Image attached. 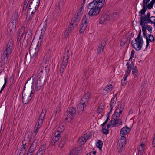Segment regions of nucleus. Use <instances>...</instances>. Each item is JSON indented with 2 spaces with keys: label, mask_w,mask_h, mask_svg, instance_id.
I'll return each instance as SVG.
<instances>
[{
  "label": "nucleus",
  "mask_w": 155,
  "mask_h": 155,
  "mask_svg": "<svg viewBox=\"0 0 155 155\" xmlns=\"http://www.w3.org/2000/svg\"><path fill=\"white\" fill-rule=\"evenodd\" d=\"M143 149H140V148H139V149L138 150V155H142L143 153Z\"/></svg>",
  "instance_id": "obj_58"
},
{
  "label": "nucleus",
  "mask_w": 155,
  "mask_h": 155,
  "mask_svg": "<svg viewBox=\"0 0 155 155\" xmlns=\"http://www.w3.org/2000/svg\"><path fill=\"white\" fill-rule=\"evenodd\" d=\"M45 114L46 112H45V113H44L42 111L41 112V114L39 115V118H40V119H43V120H44L45 118Z\"/></svg>",
  "instance_id": "obj_47"
},
{
  "label": "nucleus",
  "mask_w": 155,
  "mask_h": 155,
  "mask_svg": "<svg viewBox=\"0 0 155 155\" xmlns=\"http://www.w3.org/2000/svg\"><path fill=\"white\" fill-rule=\"evenodd\" d=\"M31 88L32 90L31 91L27 90L25 92L23 91L22 92V97L24 104L28 103L34 96V93L35 92V88H34V86L33 85L31 86Z\"/></svg>",
  "instance_id": "obj_3"
},
{
  "label": "nucleus",
  "mask_w": 155,
  "mask_h": 155,
  "mask_svg": "<svg viewBox=\"0 0 155 155\" xmlns=\"http://www.w3.org/2000/svg\"><path fill=\"white\" fill-rule=\"evenodd\" d=\"M141 30H140L139 31V32L138 35V36L137 38H136L137 39L138 38H142V36H141Z\"/></svg>",
  "instance_id": "obj_63"
},
{
  "label": "nucleus",
  "mask_w": 155,
  "mask_h": 155,
  "mask_svg": "<svg viewBox=\"0 0 155 155\" xmlns=\"http://www.w3.org/2000/svg\"><path fill=\"white\" fill-rule=\"evenodd\" d=\"M147 9V7H145V5H143V9L139 12V16H141L145 14Z\"/></svg>",
  "instance_id": "obj_28"
},
{
  "label": "nucleus",
  "mask_w": 155,
  "mask_h": 155,
  "mask_svg": "<svg viewBox=\"0 0 155 155\" xmlns=\"http://www.w3.org/2000/svg\"><path fill=\"white\" fill-rule=\"evenodd\" d=\"M91 135L90 134H85L84 135V137L86 140L89 139L91 137Z\"/></svg>",
  "instance_id": "obj_45"
},
{
  "label": "nucleus",
  "mask_w": 155,
  "mask_h": 155,
  "mask_svg": "<svg viewBox=\"0 0 155 155\" xmlns=\"http://www.w3.org/2000/svg\"><path fill=\"white\" fill-rule=\"evenodd\" d=\"M88 16H87L85 15L82 20L81 23L80 24L79 33L81 34L83 33L85 31L86 28L88 25V21L87 20V17Z\"/></svg>",
  "instance_id": "obj_5"
},
{
  "label": "nucleus",
  "mask_w": 155,
  "mask_h": 155,
  "mask_svg": "<svg viewBox=\"0 0 155 155\" xmlns=\"http://www.w3.org/2000/svg\"><path fill=\"white\" fill-rule=\"evenodd\" d=\"M112 88L113 86L111 84L109 85L106 86L105 88L103 89V90L106 91L107 93H108L111 91Z\"/></svg>",
  "instance_id": "obj_27"
},
{
  "label": "nucleus",
  "mask_w": 155,
  "mask_h": 155,
  "mask_svg": "<svg viewBox=\"0 0 155 155\" xmlns=\"http://www.w3.org/2000/svg\"><path fill=\"white\" fill-rule=\"evenodd\" d=\"M32 33L31 30H28L26 33V35L24 37V39L27 38V41H29L32 39Z\"/></svg>",
  "instance_id": "obj_21"
},
{
  "label": "nucleus",
  "mask_w": 155,
  "mask_h": 155,
  "mask_svg": "<svg viewBox=\"0 0 155 155\" xmlns=\"http://www.w3.org/2000/svg\"><path fill=\"white\" fill-rule=\"evenodd\" d=\"M107 43V40L105 38H104L101 41V44L100 46L104 48L106 45Z\"/></svg>",
  "instance_id": "obj_34"
},
{
  "label": "nucleus",
  "mask_w": 155,
  "mask_h": 155,
  "mask_svg": "<svg viewBox=\"0 0 155 155\" xmlns=\"http://www.w3.org/2000/svg\"><path fill=\"white\" fill-rule=\"evenodd\" d=\"M95 1L96 5H99L101 8L104 5L105 0H95Z\"/></svg>",
  "instance_id": "obj_24"
},
{
  "label": "nucleus",
  "mask_w": 155,
  "mask_h": 155,
  "mask_svg": "<svg viewBox=\"0 0 155 155\" xmlns=\"http://www.w3.org/2000/svg\"><path fill=\"white\" fill-rule=\"evenodd\" d=\"M77 14H76L74 17V20H79L80 19V18L81 17V15L79 14V11L78 12H77Z\"/></svg>",
  "instance_id": "obj_36"
},
{
  "label": "nucleus",
  "mask_w": 155,
  "mask_h": 155,
  "mask_svg": "<svg viewBox=\"0 0 155 155\" xmlns=\"http://www.w3.org/2000/svg\"><path fill=\"white\" fill-rule=\"evenodd\" d=\"M124 143L126 144V138L125 136H121L120 139L118 142V143Z\"/></svg>",
  "instance_id": "obj_25"
},
{
  "label": "nucleus",
  "mask_w": 155,
  "mask_h": 155,
  "mask_svg": "<svg viewBox=\"0 0 155 155\" xmlns=\"http://www.w3.org/2000/svg\"><path fill=\"white\" fill-rule=\"evenodd\" d=\"M79 140L81 142V143L83 145L85 143L87 140L84 137H81L79 138Z\"/></svg>",
  "instance_id": "obj_40"
},
{
  "label": "nucleus",
  "mask_w": 155,
  "mask_h": 155,
  "mask_svg": "<svg viewBox=\"0 0 155 155\" xmlns=\"http://www.w3.org/2000/svg\"><path fill=\"white\" fill-rule=\"evenodd\" d=\"M126 66H127V70L126 71V73L129 74L130 73L132 69L134 68H132V66H134L133 62H131L130 64H129L128 62H127Z\"/></svg>",
  "instance_id": "obj_22"
},
{
  "label": "nucleus",
  "mask_w": 155,
  "mask_h": 155,
  "mask_svg": "<svg viewBox=\"0 0 155 155\" xmlns=\"http://www.w3.org/2000/svg\"><path fill=\"white\" fill-rule=\"evenodd\" d=\"M104 48L99 46L97 48V55H98L101 53V51H103Z\"/></svg>",
  "instance_id": "obj_43"
},
{
  "label": "nucleus",
  "mask_w": 155,
  "mask_h": 155,
  "mask_svg": "<svg viewBox=\"0 0 155 155\" xmlns=\"http://www.w3.org/2000/svg\"><path fill=\"white\" fill-rule=\"evenodd\" d=\"M99 5H96V3H95V0H94L92 2L88 4L87 5V9H90L91 8H96L97 7H99Z\"/></svg>",
  "instance_id": "obj_23"
},
{
  "label": "nucleus",
  "mask_w": 155,
  "mask_h": 155,
  "mask_svg": "<svg viewBox=\"0 0 155 155\" xmlns=\"http://www.w3.org/2000/svg\"><path fill=\"white\" fill-rule=\"evenodd\" d=\"M130 131V129L126 126L122 128L120 132L121 136H124Z\"/></svg>",
  "instance_id": "obj_16"
},
{
  "label": "nucleus",
  "mask_w": 155,
  "mask_h": 155,
  "mask_svg": "<svg viewBox=\"0 0 155 155\" xmlns=\"http://www.w3.org/2000/svg\"><path fill=\"white\" fill-rule=\"evenodd\" d=\"M40 0H32L29 4L28 9L31 12L35 13L38 9Z\"/></svg>",
  "instance_id": "obj_4"
},
{
  "label": "nucleus",
  "mask_w": 155,
  "mask_h": 155,
  "mask_svg": "<svg viewBox=\"0 0 155 155\" xmlns=\"http://www.w3.org/2000/svg\"><path fill=\"white\" fill-rule=\"evenodd\" d=\"M43 69V66H40L38 71L37 77H36L35 74H33L32 75V77L34 78L33 79L32 86L33 85L35 87L34 85H35V88L37 91L41 89L45 82V78L42 76Z\"/></svg>",
  "instance_id": "obj_1"
},
{
  "label": "nucleus",
  "mask_w": 155,
  "mask_h": 155,
  "mask_svg": "<svg viewBox=\"0 0 155 155\" xmlns=\"http://www.w3.org/2000/svg\"><path fill=\"white\" fill-rule=\"evenodd\" d=\"M45 150H38L36 155H37L38 154H40V155H43V153L45 152Z\"/></svg>",
  "instance_id": "obj_57"
},
{
  "label": "nucleus",
  "mask_w": 155,
  "mask_h": 155,
  "mask_svg": "<svg viewBox=\"0 0 155 155\" xmlns=\"http://www.w3.org/2000/svg\"><path fill=\"white\" fill-rule=\"evenodd\" d=\"M16 24L15 23L10 22L8 25V34L10 37L14 36L16 31Z\"/></svg>",
  "instance_id": "obj_6"
},
{
  "label": "nucleus",
  "mask_w": 155,
  "mask_h": 155,
  "mask_svg": "<svg viewBox=\"0 0 155 155\" xmlns=\"http://www.w3.org/2000/svg\"><path fill=\"white\" fill-rule=\"evenodd\" d=\"M45 114L46 112H45V113H44L42 111L41 112V114L39 115V118H40V119H43V120H44L45 118Z\"/></svg>",
  "instance_id": "obj_46"
},
{
  "label": "nucleus",
  "mask_w": 155,
  "mask_h": 155,
  "mask_svg": "<svg viewBox=\"0 0 155 155\" xmlns=\"http://www.w3.org/2000/svg\"><path fill=\"white\" fill-rule=\"evenodd\" d=\"M13 47V43L8 42L6 45V49L3 53L0 61V71L4 70L7 64L8 56L11 53Z\"/></svg>",
  "instance_id": "obj_2"
},
{
  "label": "nucleus",
  "mask_w": 155,
  "mask_h": 155,
  "mask_svg": "<svg viewBox=\"0 0 155 155\" xmlns=\"http://www.w3.org/2000/svg\"><path fill=\"white\" fill-rule=\"evenodd\" d=\"M115 127H118L122 125V120L121 119H115Z\"/></svg>",
  "instance_id": "obj_29"
},
{
  "label": "nucleus",
  "mask_w": 155,
  "mask_h": 155,
  "mask_svg": "<svg viewBox=\"0 0 155 155\" xmlns=\"http://www.w3.org/2000/svg\"><path fill=\"white\" fill-rule=\"evenodd\" d=\"M110 16L109 15L105 14L103 15L100 18V23L102 24L105 22H108L110 21Z\"/></svg>",
  "instance_id": "obj_12"
},
{
  "label": "nucleus",
  "mask_w": 155,
  "mask_h": 155,
  "mask_svg": "<svg viewBox=\"0 0 155 155\" xmlns=\"http://www.w3.org/2000/svg\"><path fill=\"white\" fill-rule=\"evenodd\" d=\"M115 119L114 118H112L110 122L109 123H110L111 124V126L113 127L114 126H115Z\"/></svg>",
  "instance_id": "obj_48"
},
{
  "label": "nucleus",
  "mask_w": 155,
  "mask_h": 155,
  "mask_svg": "<svg viewBox=\"0 0 155 155\" xmlns=\"http://www.w3.org/2000/svg\"><path fill=\"white\" fill-rule=\"evenodd\" d=\"M115 104V102H110V109H113V108L114 106V104Z\"/></svg>",
  "instance_id": "obj_59"
},
{
  "label": "nucleus",
  "mask_w": 155,
  "mask_h": 155,
  "mask_svg": "<svg viewBox=\"0 0 155 155\" xmlns=\"http://www.w3.org/2000/svg\"><path fill=\"white\" fill-rule=\"evenodd\" d=\"M24 33V30L23 29H21L19 32V34L18 36L17 42L20 41Z\"/></svg>",
  "instance_id": "obj_30"
},
{
  "label": "nucleus",
  "mask_w": 155,
  "mask_h": 155,
  "mask_svg": "<svg viewBox=\"0 0 155 155\" xmlns=\"http://www.w3.org/2000/svg\"><path fill=\"white\" fill-rule=\"evenodd\" d=\"M44 32L41 31V34L39 36V41H38V42L37 44V46H38L39 45H40L41 44V42L42 41V39L43 38V36L44 34Z\"/></svg>",
  "instance_id": "obj_32"
},
{
  "label": "nucleus",
  "mask_w": 155,
  "mask_h": 155,
  "mask_svg": "<svg viewBox=\"0 0 155 155\" xmlns=\"http://www.w3.org/2000/svg\"><path fill=\"white\" fill-rule=\"evenodd\" d=\"M38 142V140H35L32 143L27 152V154L30 155H32L33 153L36 149Z\"/></svg>",
  "instance_id": "obj_10"
},
{
  "label": "nucleus",
  "mask_w": 155,
  "mask_h": 155,
  "mask_svg": "<svg viewBox=\"0 0 155 155\" xmlns=\"http://www.w3.org/2000/svg\"><path fill=\"white\" fill-rule=\"evenodd\" d=\"M68 62V60L63 59L61 66L64 67L66 68V65Z\"/></svg>",
  "instance_id": "obj_44"
},
{
  "label": "nucleus",
  "mask_w": 155,
  "mask_h": 155,
  "mask_svg": "<svg viewBox=\"0 0 155 155\" xmlns=\"http://www.w3.org/2000/svg\"><path fill=\"white\" fill-rule=\"evenodd\" d=\"M65 142H64L63 141V142L62 141H61H61L60 142V143H59V147L61 148L64 147V146L65 145Z\"/></svg>",
  "instance_id": "obj_56"
},
{
  "label": "nucleus",
  "mask_w": 155,
  "mask_h": 155,
  "mask_svg": "<svg viewBox=\"0 0 155 155\" xmlns=\"http://www.w3.org/2000/svg\"><path fill=\"white\" fill-rule=\"evenodd\" d=\"M84 10V8H83V6L82 5L81 6V7L80 8V9L79 10H78L77 11H78V12L79 11V14H82L83 13V11Z\"/></svg>",
  "instance_id": "obj_61"
},
{
  "label": "nucleus",
  "mask_w": 155,
  "mask_h": 155,
  "mask_svg": "<svg viewBox=\"0 0 155 155\" xmlns=\"http://www.w3.org/2000/svg\"><path fill=\"white\" fill-rule=\"evenodd\" d=\"M123 107L121 106L118 107L115 110L113 116L116 117H119L123 110Z\"/></svg>",
  "instance_id": "obj_14"
},
{
  "label": "nucleus",
  "mask_w": 155,
  "mask_h": 155,
  "mask_svg": "<svg viewBox=\"0 0 155 155\" xmlns=\"http://www.w3.org/2000/svg\"><path fill=\"white\" fill-rule=\"evenodd\" d=\"M69 57V54H67L66 53H64V55L63 56V59L65 60H68Z\"/></svg>",
  "instance_id": "obj_53"
},
{
  "label": "nucleus",
  "mask_w": 155,
  "mask_h": 155,
  "mask_svg": "<svg viewBox=\"0 0 155 155\" xmlns=\"http://www.w3.org/2000/svg\"><path fill=\"white\" fill-rule=\"evenodd\" d=\"M105 127H106L105 128L103 127H102V132L103 134L107 135L109 133V130L108 129H106Z\"/></svg>",
  "instance_id": "obj_42"
},
{
  "label": "nucleus",
  "mask_w": 155,
  "mask_h": 155,
  "mask_svg": "<svg viewBox=\"0 0 155 155\" xmlns=\"http://www.w3.org/2000/svg\"><path fill=\"white\" fill-rule=\"evenodd\" d=\"M139 21L140 25H144L145 24H146L147 20L145 18V17H144L143 16L141 15Z\"/></svg>",
  "instance_id": "obj_26"
},
{
  "label": "nucleus",
  "mask_w": 155,
  "mask_h": 155,
  "mask_svg": "<svg viewBox=\"0 0 155 155\" xmlns=\"http://www.w3.org/2000/svg\"><path fill=\"white\" fill-rule=\"evenodd\" d=\"M150 1V0H143L142 3L143 4V5H145V7H147V5L149 3Z\"/></svg>",
  "instance_id": "obj_55"
},
{
  "label": "nucleus",
  "mask_w": 155,
  "mask_h": 155,
  "mask_svg": "<svg viewBox=\"0 0 155 155\" xmlns=\"http://www.w3.org/2000/svg\"><path fill=\"white\" fill-rule=\"evenodd\" d=\"M148 40L150 42H153L154 39L153 35L151 34H148Z\"/></svg>",
  "instance_id": "obj_41"
},
{
  "label": "nucleus",
  "mask_w": 155,
  "mask_h": 155,
  "mask_svg": "<svg viewBox=\"0 0 155 155\" xmlns=\"http://www.w3.org/2000/svg\"><path fill=\"white\" fill-rule=\"evenodd\" d=\"M61 132V131H59L58 130L57 132L55 133V136L53 138L51 142L52 146L54 145L55 143L58 140L59 138L60 137V135Z\"/></svg>",
  "instance_id": "obj_13"
},
{
  "label": "nucleus",
  "mask_w": 155,
  "mask_h": 155,
  "mask_svg": "<svg viewBox=\"0 0 155 155\" xmlns=\"http://www.w3.org/2000/svg\"><path fill=\"white\" fill-rule=\"evenodd\" d=\"M43 119L38 118L36 124L37 125V128H40L41 127L43 123Z\"/></svg>",
  "instance_id": "obj_33"
},
{
  "label": "nucleus",
  "mask_w": 155,
  "mask_h": 155,
  "mask_svg": "<svg viewBox=\"0 0 155 155\" xmlns=\"http://www.w3.org/2000/svg\"><path fill=\"white\" fill-rule=\"evenodd\" d=\"M155 2L152 0L149 3L147 4V8L149 9H151L153 7Z\"/></svg>",
  "instance_id": "obj_35"
},
{
  "label": "nucleus",
  "mask_w": 155,
  "mask_h": 155,
  "mask_svg": "<svg viewBox=\"0 0 155 155\" xmlns=\"http://www.w3.org/2000/svg\"><path fill=\"white\" fill-rule=\"evenodd\" d=\"M67 139V136L65 135H64L61 138V141H63L65 143Z\"/></svg>",
  "instance_id": "obj_49"
},
{
  "label": "nucleus",
  "mask_w": 155,
  "mask_h": 155,
  "mask_svg": "<svg viewBox=\"0 0 155 155\" xmlns=\"http://www.w3.org/2000/svg\"><path fill=\"white\" fill-rule=\"evenodd\" d=\"M4 83L2 88V89L3 90L5 87L6 83H7V78L6 76L4 77Z\"/></svg>",
  "instance_id": "obj_50"
},
{
  "label": "nucleus",
  "mask_w": 155,
  "mask_h": 155,
  "mask_svg": "<svg viewBox=\"0 0 155 155\" xmlns=\"http://www.w3.org/2000/svg\"><path fill=\"white\" fill-rule=\"evenodd\" d=\"M81 153V152L78 150V148H74L70 152L69 155H80Z\"/></svg>",
  "instance_id": "obj_20"
},
{
  "label": "nucleus",
  "mask_w": 155,
  "mask_h": 155,
  "mask_svg": "<svg viewBox=\"0 0 155 155\" xmlns=\"http://www.w3.org/2000/svg\"><path fill=\"white\" fill-rule=\"evenodd\" d=\"M117 95H115L114 96V97L112 98L111 100V102H113V101H114V102H115V104L116 103V100H117Z\"/></svg>",
  "instance_id": "obj_60"
},
{
  "label": "nucleus",
  "mask_w": 155,
  "mask_h": 155,
  "mask_svg": "<svg viewBox=\"0 0 155 155\" xmlns=\"http://www.w3.org/2000/svg\"><path fill=\"white\" fill-rule=\"evenodd\" d=\"M102 145L103 142L101 140H98L96 143V146L100 150H101Z\"/></svg>",
  "instance_id": "obj_31"
},
{
  "label": "nucleus",
  "mask_w": 155,
  "mask_h": 155,
  "mask_svg": "<svg viewBox=\"0 0 155 155\" xmlns=\"http://www.w3.org/2000/svg\"><path fill=\"white\" fill-rule=\"evenodd\" d=\"M101 8L99 7L89 9L90 10L88 12L89 16H93L97 15L99 13Z\"/></svg>",
  "instance_id": "obj_11"
},
{
  "label": "nucleus",
  "mask_w": 155,
  "mask_h": 155,
  "mask_svg": "<svg viewBox=\"0 0 155 155\" xmlns=\"http://www.w3.org/2000/svg\"><path fill=\"white\" fill-rule=\"evenodd\" d=\"M135 41V43L133 45V48L137 51L140 50L143 44L142 38L138 39L136 38Z\"/></svg>",
  "instance_id": "obj_8"
},
{
  "label": "nucleus",
  "mask_w": 155,
  "mask_h": 155,
  "mask_svg": "<svg viewBox=\"0 0 155 155\" xmlns=\"http://www.w3.org/2000/svg\"><path fill=\"white\" fill-rule=\"evenodd\" d=\"M74 24L73 23H71L69 27L66 29L68 28L69 32L70 33L71 31L74 29Z\"/></svg>",
  "instance_id": "obj_39"
},
{
  "label": "nucleus",
  "mask_w": 155,
  "mask_h": 155,
  "mask_svg": "<svg viewBox=\"0 0 155 155\" xmlns=\"http://www.w3.org/2000/svg\"><path fill=\"white\" fill-rule=\"evenodd\" d=\"M90 96V93H87L83 96L82 97L86 98H88L89 99Z\"/></svg>",
  "instance_id": "obj_54"
},
{
  "label": "nucleus",
  "mask_w": 155,
  "mask_h": 155,
  "mask_svg": "<svg viewBox=\"0 0 155 155\" xmlns=\"http://www.w3.org/2000/svg\"><path fill=\"white\" fill-rule=\"evenodd\" d=\"M47 19L45 20L44 18L42 20L41 23L40 25V27H43L41 29V31H42L45 32L46 31L47 27Z\"/></svg>",
  "instance_id": "obj_18"
},
{
  "label": "nucleus",
  "mask_w": 155,
  "mask_h": 155,
  "mask_svg": "<svg viewBox=\"0 0 155 155\" xmlns=\"http://www.w3.org/2000/svg\"><path fill=\"white\" fill-rule=\"evenodd\" d=\"M147 83V81H143V82L142 85H141V87H143V88H144L146 86V84Z\"/></svg>",
  "instance_id": "obj_64"
},
{
  "label": "nucleus",
  "mask_w": 155,
  "mask_h": 155,
  "mask_svg": "<svg viewBox=\"0 0 155 155\" xmlns=\"http://www.w3.org/2000/svg\"><path fill=\"white\" fill-rule=\"evenodd\" d=\"M147 29L148 30L150 31V33H151V32L152 30V27L150 25H147Z\"/></svg>",
  "instance_id": "obj_62"
},
{
  "label": "nucleus",
  "mask_w": 155,
  "mask_h": 155,
  "mask_svg": "<svg viewBox=\"0 0 155 155\" xmlns=\"http://www.w3.org/2000/svg\"><path fill=\"white\" fill-rule=\"evenodd\" d=\"M89 99L88 98H86L82 97L80 101V105L78 108L80 110V111L83 112L84 110V108L87 105L88 101Z\"/></svg>",
  "instance_id": "obj_9"
},
{
  "label": "nucleus",
  "mask_w": 155,
  "mask_h": 155,
  "mask_svg": "<svg viewBox=\"0 0 155 155\" xmlns=\"http://www.w3.org/2000/svg\"><path fill=\"white\" fill-rule=\"evenodd\" d=\"M34 13L31 12V15H28V14H27L26 15V20L27 21L29 22V21L31 20L33 18V15Z\"/></svg>",
  "instance_id": "obj_37"
},
{
  "label": "nucleus",
  "mask_w": 155,
  "mask_h": 155,
  "mask_svg": "<svg viewBox=\"0 0 155 155\" xmlns=\"http://www.w3.org/2000/svg\"><path fill=\"white\" fill-rule=\"evenodd\" d=\"M76 110L72 107H71L67 111V117L65 118L67 120L68 118L70 119V121L73 119L75 116Z\"/></svg>",
  "instance_id": "obj_7"
},
{
  "label": "nucleus",
  "mask_w": 155,
  "mask_h": 155,
  "mask_svg": "<svg viewBox=\"0 0 155 155\" xmlns=\"http://www.w3.org/2000/svg\"><path fill=\"white\" fill-rule=\"evenodd\" d=\"M26 152V150L25 149V148H21L20 150V154L25 155Z\"/></svg>",
  "instance_id": "obj_51"
},
{
  "label": "nucleus",
  "mask_w": 155,
  "mask_h": 155,
  "mask_svg": "<svg viewBox=\"0 0 155 155\" xmlns=\"http://www.w3.org/2000/svg\"><path fill=\"white\" fill-rule=\"evenodd\" d=\"M49 58H48L47 56H44L43 58L42 63V65L40 66H43L44 68L45 67V71L46 72H47V69L46 68L48 66V64L49 63Z\"/></svg>",
  "instance_id": "obj_15"
},
{
  "label": "nucleus",
  "mask_w": 155,
  "mask_h": 155,
  "mask_svg": "<svg viewBox=\"0 0 155 155\" xmlns=\"http://www.w3.org/2000/svg\"><path fill=\"white\" fill-rule=\"evenodd\" d=\"M69 33L68 28L66 29L64 34V36L65 38H66L69 35Z\"/></svg>",
  "instance_id": "obj_52"
},
{
  "label": "nucleus",
  "mask_w": 155,
  "mask_h": 155,
  "mask_svg": "<svg viewBox=\"0 0 155 155\" xmlns=\"http://www.w3.org/2000/svg\"><path fill=\"white\" fill-rule=\"evenodd\" d=\"M138 70L136 66L135 67L134 69H133L132 71V73L134 76L135 77H137V74Z\"/></svg>",
  "instance_id": "obj_38"
},
{
  "label": "nucleus",
  "mask_w": 155,
  "mask_h": 155,
  "mask_svg": "<svg viewBox=\"0 0 155 155\" xmlns=\"http://www.w3.org/2000/svg\"><path fill=\"white\" fill-rule=\"evenodd\" d=\"M39 51V47L38 46H37V47L35 48V50L31 52L32 54V55H31V57L32 58H35L37 56Z\"/></svg>",
  "instance_id": "obj_19"
},
{
  "label": "nucleus",
  "mask_w": 155,
  "mask_h": 155,
  "mask_svg": "<svg viewBox=\"0 0 155 155\" xmlns=\"http://www.w3.org/2000/svg\"><path fill=\"white\" fill-rule=\"evenodd\" d=\"M18 12L15 11L13 14L11 19V22L16 23L18 21Z\"/></svg>",
  "instance_id": "obj_17"
}]
</instances>
